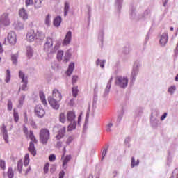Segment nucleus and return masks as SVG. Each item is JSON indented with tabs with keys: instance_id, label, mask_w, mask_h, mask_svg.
I'll use <instances>...</instances> for the list:
<instances>
[{
	"instance_id": "40",
	"label": "nucleus",
	"mask_w": 178,
	"mask_h": 178,
	"mask_svg": "<svg viewBox=\"0 0 178 178\" xmlns=\"http://www.w3.org/2000/svg\"><path fill=\"white\" fill-rule=\"evenodd\" d=\"M17 54H13L11 56V60L13 62V65H17Z\"/></svg>"
},
{
	"instance_id": "20",
	"label": "nucleus",
	"mask_w": 178,
	"mask_h": 178,
	"mask_svg": "<svg viewBox=\"0 0 178 178\" xmlns=\"http://www.w3.org/2000/svg\"><path fill=\"white\" fill-rule=\"evenodd\" d=\"M150 123L152 127H156L158 126V123H159V120L156 117H154V115H152V113L150 118Z\"/></svg>"
},
{
	"instance_id": "36",
	"label": "nucleus",
	"mask_w": 178,
	"mask_h": 178,
	"mask_svg": "<svg viewBox=\"0 0 178 178\" xmlns=\"http://www.w3.org/2000/svg\"><path fill=\"white\" fill-rule=\"evenodd\" d=\"M13 118L15 122L17 123L19 122V113L16 111V109L13 110Z\"/></svg>"
},
{
	"instance_id": "14",
	"label": "nucleus",
	"mask_w": 178,
	"mask_h": 178,
	"mask_svg": "<svg viewBox=\"0 0 178 178\" xmlns=\"http://www.w3.org/2000/svg\"><path fill=\"white\" fill-rule=\"evenodd\" d=\"M72 41V31H68L65 35V38L63 40V45H69Z\"/></svg>"
},
{
	"instance_id": "51",
	"label": "nucleus",
	"mask_w": 178,
	"mask_h": 178,
	"mask_svg": "<svg viewBox=\"0 0 178 178\" xmlns=\"http://www.w3.org/2000/svg\"><path fill=\"white\" fill-rule=\"evenodd\" d=\"M79 79V76H73L72 79V84L74 86L77 83V80Z\"/></svg>"
},
{
	"instance_id": "42",
	"label": "nucleus",
	"mask_w": 178,
	"mask_h": 178,
	"mask_svg": "<svg viewBox=\"0 0 178 178\" xmlns=\"http://www.w3.org/2000/svg\"><path fill=\"white\" fill-rule=\"evenodd\" d=\"M130 17L132 19H137V16L136 15V9L133 8L130 12Z\"/></svg>"
},
{
	"instance_id": "50",
	"label": "nucleus",
	"mask_w": 178,
	"mask_h": 178,
	"mask_svg": "<svg viewBox=\"0 0 178 178\" xmlns=\"http://www.w3.org/2000/svg\"><path fill=\"white\" fill-rule=\"evenodd\" d=\"M175 91H176V86H172L168 88V92H170V94H174Z\"/></svg>"
},
{
	"instance_id": "57",
	"label": "nucleus",
	"mask_w": 178,
	"mask_h": 178,
	"mask_svg": "<svg viewBox=\"0 0 178 178\" xmlns=\"http://www.w3.org/2000/svg\"><path fill=\"white\" fill-rule=\"evenodd\" d=\"M106 63V60H100V67L102 69H104V67H105V63Z\"/></svg>"
},
{
	"instance_id": "58",
	"label": "nucleus",
	"mask_w": 178,
	"mask_h": 178,
	"mask_svg": "<svg viewBox=\"0 0 178 178\" xmlns=\"http://www.w3.org/2000/svg\"><path fill=\"white\" fill-rule=\"evenodd\" d=\"M70 57V53L69 51H67L65 53V60H66V62H67V60H69Z\"/></svg>"
},
{
	"instance_id": "12",
	"label": "nucleus",
	"mask_w": 178,
	"mask_h": 178,
	"mask_svg": "<svg viewBox=\"0 0 178 178\" xmlns=\"http://www.w3.org/2000/svg\"><path fill=\"white\" fill-rule=\"evenodd\" d=\"M112 80H113V77L111 76L107 83L106 87L103 94L104 98L109 95V92L111 91V87H112Z\"/></svg>"
},
{
	"instance_id": "38",
	"label": "nucleus",
	"mask_w": 178,
	"mask_h": 178,
	"mask_svg": "<svg viewBox=\"0 0 178 178\" xmlns=\"http://www.w3.org/2000/svg\"><path fill=\"white\" fill-rule=\"evenodd\" d=\"M124 115V110L123 108H122L121 113L118 115V118H117V122H118V123H120V121L123 118Z\"/></svg>"
},
{
	"instance_id": "63",
	"label": "nucleus",
	"mask_w": 178,
	"mask_h": 178,
	"mask_svg": "<svg viewBox=\"0 0 178 178\" xmlns=\"http://www.w3.org/2000/svg\"><path fill=\"white\" fill-rule=\"evenodd\" d=\"M65 177V171L62 170L60 173H59V178H63Z\"/></svg>"
},
{
	"instance_id": "43",
	"label": "nucleus",
	"mask_w": 178,
	"mask_h": 178,
	"mask_svg": "<svg viewBox=\"0 0 178 178\" xmlns=\"http://www.w3.org/2000/svg\"><path fill=\"white\" fill-rule=\"evenodd\" d=\"M112 127H113V123L110 122L108 124L106 125V131H107V133H111V131H112Z\"/></svg>"
},
{
	"instance_id": "26",
	"label": "nucleus",
	"mask_w": 178,
	"mask_h": 178,
	"mask_svg": "<svg viewBox=\"0 0 178 178\" xmlns=\"http://www.w3.org/2000/svg\"><path fill=\"white\" fill-rule=\"evenodd\" d=\"M73 70H74V63L72 62L67 70V76H71L72 73H73Z\"/></svg>"
},
{
	"instance_id": "15",
	"label": "nucleus",
	"mask_w": 178,
	"mask_h": 178,
	"mask_svg": "<svg viewBox=\"0 0 178 178\" xmlns=\"http://www.w3.org/2000/svg\"><path fill=\"white\" fill-rule=\"evenodd\" d=\"M51 98H55L56 101L62 100V94L59 92V90L54 89L53 90L52 97Z\"/></svg>"
},
{
	"instance_id": "35",
	"label": "nucleus",
	"mask_w": 178,
	"mask_h": 178,
	"mask_svg": "<svg viewBox=\"0 0 178 178\" xmlns=\"http://www.w3.org/2000/svg\"><path fill=\"white\" fill-rule=\"evenodd\" d=\"M17 170L19 173H22L23 170V161L22 160H19L17 163Z\"/></svg>"
},
{
	"instance_id": "27",
	"label": "nucleus",
	"mask_w": 178,
	"mask_h": 178,
	"mask_svg": "<svg viewBox=\"0 0 178 178\" xmlns=\"http://www.w3.org/2000/svg\"><path fill=\"white\" fill-rule=\"evenodd\" d=\"M70 159H72V156L70 155H67L64 159L63 161V168L64 169H66V168H67V163L70 161Z\"/></svg>"
},
{
	"instance_id": "33",
	"label": "nucleus",
	"mask_w": 178,
	"mask_h": 178,
	"mask_svg": "<svg viewBox=\"0 0 178 178\" xmlns=\"http://www.w3.org/2000/svg\"><path fill=\"white\" fill-rule=\"evenodd\" d=\"M7 175L8 178H13L15 177V172H13V170L12 169V167L8 168Z\"/></svg>"
},
{
	"instance_id": "34",
	"label": "nucleus",
	"mask_w": 178,
	"mask_h": 178,
	"mask_svg": "<svg viewBox=\"0 0 178 178\" xmlns=\"http://www.w3.org/2000/svg\"><path fill=\"white\" fill-rule=\"evenodd\" d=\"M140 161L137 160L136 162V159L134 157L131 158V167L134 168L135 166H138Z\"/></svg>"
},
{
	"instance_id": "24",
	"label": "nucleus",
	"mask_w": 178,
	"mask_h": 178,
	"mask_svg": "<svg viewBox=\"0 0 178 178\" xmlns=\"http://www.w3.org/2000/svg\"><path fill=\"white\" fill-rule=\"evenodd\" d=\"M26 55L29 59L33 58V56L34 55V50H33V48H31L30 46L26 47Z\"/></svg>"
},
{
	"instance_id": "41",
	"label": "nucleus",
	"mask_w": 178,
	"mask_h": 178,
	"mask_svg": "<svg viewBox=\"0 0 178 178\" xmlns=\"http://www.w3.org/2000/svg\"><path fill=\"white\" fill-rule=\"evenodd\" d=\"M104 31H101L99 33L98 40L101 41L102 44H104Z\"/></svg>"
},
{
	"instance_id": "47",
	"label": "nucleus",
	"mask_w": 178,
	"mask_h": 178,
	"mask_svg": "<svg viewBox=\"0 0 178 178\" xmlns=\"http://www.w3.org/2000/svg\"><path fill=\"white\" fill-rule=\"evenodd\" d=\"M12 108H13L12 100L8 99V104H7V109L8 111H12Z\"/></svg>"
},
{
	"instance_id": "11",
	"label": "nucleus",
	"mask_w": 178,
	"mask_h": 178,
	"mask_svg": "<svg viewBox=\"0 0 178 178\" xmlns=\"http://www.w3.org/2000/svg\"><path fill=\"white\" fill-rule=\"evenodd\" d=\"M26 40L29 42H33L35 41V32L34 29H31L26 34Z\"/></svg>"
},
{
	"instance_id": "21",
	"label": "nucleus",
	"mask_w": 178,
	"mask_h": 178,
	"mask_svg": "<svg viewBox=\"0 0 178 178\" xmlns=\"http://www.w3.org/2000/svg\"><path fill=\"white\" fill-rule=\"evenodd\" d=\"M45 38V35L42 32L38 31L35 34V40L38 42Z\"/></svg>"
},
{
	"instance_id": "49",
	"label": "nucleus",
	"mask_w": 178,
	"mask_h": 178,
	"mask_svg": "<svg viewBox=\"0 0 178 178\" xmlns=\"http://www.w3.org/2000/svg\"><path fill=\"white\" fill-rule=\"evenodd\" d=\"M0 168H1V169H3V170H5L6 169L5 161L0 160Z\"/></svg>"
},
{
	"instance_id": "2",
	"label": "nucleus",
	"mask_w": 178,
	"mask_h": 178,
	"mask_svg": "<svg viewBox=\"0 0 178 178\" xmlns=\"http://www.w3.org/2000/svg\"><path fill=\"white\" fill-rule=\"evenodd\" d=\"M76 119V114L73 111H68L67 113V120L68 122H70V124H69L67 127L68 131H72V130H76V126L77 125V123H76V121L74 120Z\"/></svg>"
},
{
	"instance_id": "16",
	"label": "nucleus",
	"mask_w": 178,
	"mask_h": 178,
	"mask_svg": "<svg viewBox=\"0 0 178 178\" xmlns=\"http://www.w3.org/2000/svg\"><path fill=\"white\" fill-rule=\"evenodd\" d=\"M28 150L31 154V155H33V156H35L37 155V150L35 149L34 143L30 142Z\"/></svg>"
},
{
	"instance_id": "8",
	"label": "nucleus",
	"mask_w": 178,
	"mask_h": 178,
	"mask_svg": "<svg viewBox=\"0 0 178 178\" xmlns=\"http://www.w3.org/2000/svg\"><path fill=\"white\" fill-rule=\"evenodd\" d=\"M10 24V19H9V15L7 13H4L0 18L1 26H9Z\"/></svg>"
},
{
	"instance_id": "37",
	"label": "nucleus",
	"mask_w": 178,
	"mask_h": 178,
	"mask_svg": "<svg viewBox=\"0 0 178 178\" xmlns=\"http://www.w3.org/2000/svg\"><path fill=\"white\" fill-rule=\"evenodd\" d=\"M10 77H11V75H10V70H6V79H5L6 83H9V81H10Z\"/></svg>"
},
{
	"instance_id": "5",
	"label": "nucleus",
	"mask_w": 178,
	"mask_h": 178,
	"mask_svg": "<svg viewBox=\"0 0 178 178\" xmlns=\"http://www.w3.org/2000/svg\"><path fill=\"white\" fill-rule=\"evenodd\" d=\"M115 84L120 88H126L129 84V79L124 76H117L115 79Z\"/></svg>"
},
{
	"instance_id": "23",
	"label": "nucleus",
	"mask_w": 178,
	"mask_h": 178,
	"mask_svg": "<svg viewBox=\"0 0 178 178\" xmlns=\"http://www.w3.org/2000/svg\"><path fill=\"white\" fill-rule=\"evenodd\" d=\"M115 8L117 9L118 12L120 13L122 6H123V0H115Z\"/></svg>"
},
{
	"instance_id": "60",
	"label": "nucleus",
	"mask_w": 178,
	"mask_h": 178,
	"mask_svg": "<svg viewBox=\"0 0 178 178\" xmlns=\"http://www.w3.org/2000/svg\"><path fill=\"white\" fill-rule=\"evenodd\" d=\"M72 141H73V137L70 136L67 139L66 143L69 145V144H70L72 143Z\"/></svg>"
},
{
	"instance_id": "53",
	"label": "nucleus",
	"mask_w": 178,
	"mask_h": 178,
	"mask_svg": "<svg viewBox=\"0 0 178 178\" xmlns=\"http://www.w3.org/2000/svg\"><path fill=\"white\" fill-rule=\"evenodd\" d=\"M136 113L137 116H141V115H143V108H138L136 111Z\"/></svg>"
},
{
	"instance_id": "62",
	"label": "nucleus",
	"mask_w": 178,
	"mask_h": 178,
	"mask_svg": "<svg viewBox=\"0 0 178 178\" xmlns=\"http://www.w3.org/2000/svg\"><path fill=\"white\" fill-rule=\"evenodd\" d=\"M56 147H57L58 148H60V147H62V141L58 140V141H57V144H56Z\"/></svg>"
},
{
	"instance_id": "45",
	"label": "nucleus",
	"mask_w": 178,
	"mask_h": 178,
	"mask_svg": "<svg viewBox=\"0 0 178 178\" xmlns=\"http://www.w3.org/2000/svg\"><path fill=\"white\" fill-rule=\"evenodd\" d=\"M63 56V51L59 50L57 53V59H58V60H62Z\"/></svg>"
},
{
	"instance_id": "29",
	"label": "nucleus",
	"mask_w": 178,
	"mask_h": 178,
	"mask_svg": "<svg viewBox=\"0 0 178 178\" xmlns=\"http://www.w3.org/2000/svg\"><path fill=\"white\" fill-rule=\"evenodd\" d=\"M39 97L41 99L42 104H43L44 105V106H46L47 99H45V95L44 94V92H40Z\"/></svg>"
},
{
	"instance_id": "25",
	"label": "nucleus",
	"mask_w": 178,
	"mask_h": 178,
	"mask_svg": "<svg viewBox=\"0 0 178 178\" xmlns=\"http://www.w3.org/2000/svg\"><path fill=\"white\" fill-rule=\"evenodd\" d=\"M149 15H151V10L147 9L141 15H139L138 17V19H147V17L149 16Z\"/></svg>"
},
{
	"instance_id": "4",
	"label": "nucleus",
	"mask_w": 178,
	"mask_h": 178,
	"mask_svg": "<svg viewBox=\"0 0 178 178\" xmlns=\"http://www.w3.org/2000/svg\"><path fill=\"white\" fill-rule=\"evenodd\" d=\"M140 65V62H138V61H136L134 63V67H133L131 74V84H134V82L136 81V79L138 74Z\"/></svg>"
},
{
	"instance_id": "1",
	"label": "nucleus",
	"mask_w": 178,
	"mask_h": 178,
	"mask_svg": "<svg viewBox=\"0 0 178 178\" xmlns=\"http://www.w3.org/2000/svg\"><path fill=\"white\" fill-rule=\"evenodd\" d=\"M52 47H54V40H52V38L47 37L44 45V52H47V54H55V52L59 49L60 43H56L54 48Z\"/></svg>"
},
{
	"instance_id": "3",
	"label": "nucleus",
	"mask_w": 178,
	"mask_h": 178,
	"mask_svg": "<svg viewBox=\"0 0 178 178\" xmlns=\"http://www.w3.org/2000/svg\"><path fill=\"white\" fill-rule=\"evenodd\" d=\"M39 137L40 143L44 145H47V144H48L49 140L51 138V134L49 133V130L45 128L42 129L40 131Z\"/></svg>"
},
{
	"instance_id": "31",
	"label": "nucleus",
	"mask_w": 178,
	"mask_h": 178,
	"mask_svg": "<svg viewBox=\"0 0 178 178\" xmlns=\"http://www.w3.org/2000/svg\"><path fill=\"white\" fill-rule=\"evenodd\" d=\"M72 96L76 98L79 94V86H74L72 88Z\"/></svg>"
},
{
	"instance_id": "13",
	"label": "nucleus",
	"mask_w": 178,
	"mask_h": 178,
	"mask_svg": "<svg viewBox=\"0 0 178 178\" xmlns=\"http://www.w3.org/2000/svg\"><path fill=\"white\" fill-rule=\"evenodd\" d=\"M1 131L3 133V138L6 143H9V136L8 135V129H6V125L3 124Z\"/></svg>"
},
{
	"instance_id": "17",
	"label": "nucleus",
	"mask_w": 178,
	"mask_h": 178,
	"mask_svg": "<svg viewBox=\"0 0 178 178\" xmlns=\"http://www.w3.org/2000/svg\"><path fill=\"white\" fill-rule=\"evenodd\" d=\"M65 133H66V128L63 127L58 131V134L56 136V140L59 141L61 138L65 137Z\"/></svg>"
},
{
	"instance_id": "46",
	"label": "nucleus",
	"mask_w": 178,
	"mask_h": 178,
	"mask_svg": "<svg viewBox=\"0 0 178 178\" xmlns=\"http://www.w3.org/2000/svg\"><path fill=\"white\" fill-rule=\"evenodd\" d=\"M26 99V95H22L19 100V106L22 107L23 106V102H24V99Z\"/></svg>"
},
{
	"instance_id": "7",
	"label": "nucleus",
	"mask_w": 178,
	"mask_h": 178,
	"mask_svg": "<svg viewBox=\"0 0 178 178\" xmlns=\"http://www.w3.org/2000/svg\"><path fill=\"white\" fill-rule=\"evenodd\" d=\"M35 115L38 118H44L45 115V110L41 104H38L35 107Z\"/></svg>"
},
{
	"instance_id": "64",
	"label": "nucleus",
	"mask_w": 178,
	"mask_h": 178,
	"mask_svg": "<svg viewBox=\"0 0 178 178\" xmlns=\"http://www.w3.org/2000/svg\"><path fill=\"white\" fill-rule=\"evenodd\" d=\"M124 143H125V144H129V143H130V138H129V137L126 138Z\"/></svg>"
},
{
	"instance_id": "54",
	"label": "nucleus",
	"mask_w": 178,
	"mask_h": 178,
	"mask_svg": "<svg viewBox=\"0 0 178 178\" xmlns=\"http://www.w3.org/2000/svg\"><path fill=\"white\" fill-rule=\"evenodd\" d=\"M23 28H24L23 23H22V22H17V30H22Z\"/></svg>"
},
{
	"instance_id": "48",
	"label": "nucleus",
	"mask_w": 178,
	"mask_h": 178,
	"mask_svg": "<svg viewBox=\"0 0 178 178\" xmlns=\"http://www.w3.org/2000/svg\"><path fill=\"white\" fill-rule=\"evenodd\" d=\"M123 52L125 54V55L130 54V47L129 46L124 47L123 49Z\"/></svg>"
},
{
	"instance_id": "39",
	"label": "nucleus",
	"mask_w": 178,
	"mask_h": 178,
	"mask_svg": "<svg viewBox=\"0 0 178 178\" xmlns=\"http://www.w3.org/2000/svg\"><path fill=\"white\" fill-rule=\"evenodd\" d=\"M29 162H30V158L29 157V153H27L25 154V157H24V166H29Z\"/></svg>"
},
{
	"instance_id": "19",
	"label": "nucleus",
	"mask_w": 178,
	"mask_h": 178,
	"mask_svg": "<svg viewBox=\"0 0 178 178\" xmlns=\"http://www.w3.org/2000/svg\"><path fill=\"white\" fill-rule=\"evenodd\" d=\"M19 15L23 20H27L29 19V15H27V12L26 11V9L22 8L19 11Z\"/></svg>"
},
{
	"instance_id": "44",
	"label": "nucleus",
	"mask_w": 178,
	"mask_h": 178,
	"mask_svg": "<svg viewBox=\"0 0 178 178\" xmlns=\"http://www.w3.org/2000/svg\"><path fill=\"white\" fill-rule=\"evenodd\" d=\"M59 119H60V122L61 123H65V122H66V116H65V113H61L60 114V118H59Z\"/></svg>"
},
{
	"instance_id": "32",
	"label": "nucleus",
	"mask_w": 178,
	"mask_h": 178,
	"mask_svg": "<svg viewBox=\"0 0 178 178\" xmlns=\"http://www.w3.org/2000/svg\"><path fill=\"white\" fill-rule=\"evenodd\" d=\"M44 24L47 26L49 27L51 26V15L48 14L44 19Z\"/></svg>"
},
{
	"instance_id": "56",
	"label": "nucleus",
	"mask_w": 178,
	"mask_h": 178,
	"mask_svg": "<svg viewBox=\"0 0 178 178\" xmlns=\"http://www.w3.org/2000/svg\"><path fill=\"white\" fill-rule=\"evenodd\" d=\"M49 159L50 162H54V161H55V159H56V156H55V154H51L49 156Z\"/></svg>"
},
{
	"instance_id": "10",
	"label": "nucleus",
	"mask_w": 178,
	"mask_h": 178,
	"mask_svg": "<svg viewBox=\"0 0 178 178\" xmlns=\"http://www.w3.org/2000/svg\"><path fill=\"white\" fill-rule=\"evenodd\" d=\"M8 41L11 45H15L17 39L16 38V33L14 31H10L8 35Z\"/></svg>"
},
{
	"instance_id": "18",
	"label": "nucleus",
	"mask_w": 178,
	"mask_h": 178,
	"mask_svg": "<svg viewBox=\"0 0 178 178\" xmlns=\"http://www.w3.org/2000/svg\"><path fill=\"white\" fill-rule=\"evenodd\" d=\"M168 44V33H163L160 38V45L165 47Z\"/></svg>"
},
{
	"instance_id": "9",
	"label": "nucleus",
	"mask_w": 178,
	"mask_h": 178,
	"mask_svg": "<svg viewBox=\"0 0 178 178\" xmlns=\"http://www.w3.org/2000/svg\"><path fill=\"white\" fill-rule=\"evenodd\" d=\"M48 102L50 104V106H51V108H53V109H55V111H58V109H59V102L60 101L59 100H56L55 99V98H51V97H49L48 98Z\"/></svg>"
},
{
	"instance_id": "52",
	"label": "nucleus",
	"mask_w": 178,
	"mask_h": 178,
	"mask_svg": "<svg viewBox=\"0 0 178 178\" xmlns=\"http://www.w3.org/2000/svg\"><path fill=\"white\" fill-rule=\"evenodd\" d=\"M108 152V148H106L103 150L102 152V161H104L105 156H106V153Z\"/></svg>"
},
{
	"instance_id": "59",
	"label": "nucleus",
	"mask_w": 178,
	"mask_h": 178,
	"mask_svg": "<svg viewBox=\"0 0 178 178\" xmlns=\"http://www.w3.org/2000/svg\"><path fill=\"white\" fill-rule=\"evenodd\" d=\"M25 3H26V6H29L30 5H33V0H26Z\"/></svg>"
},
{
	"instance_id": "55",
	"label": "nucleus",
	"mask_w": 178,
	"mask_h": 178,
	"mask_svg": "<svg viewBox=\"0 0 178 178\" xmlns=\"http://www.w3.org/2000/svg\"><path fill=\"white\" fill-rule=\"evenodd\" d=\"M49 168V163H47L44 167V173H48Z\"/></svg>"
},
{
	"instance_id": "30",
	"label": "nucleus",
	"mask_w": 178,
	"mask_h": 178,
	"mask_svg": "<svg viewBox=\"0 0 178 178\" xmlns=\"http://www.w3.org/2000/svg\"><path fill=\"white\" fill-rule=\"evenodd\" d=\"M29 138L30 140H31V143H35V144H37V143H38V141L35 138V136H34V133L33 132V131H30L29 132Z\"/></svg>"
},
{
	"instance_id": "61",
	"label": "nucleus",
	"mask_w": 178,
	"mask_h": 178,
	"mask_svg": "<svg viewBox=\"0 0 178 178\" xmlns=\"http://www.w3.org/2000/svg\"><path fill=\"white\" fill-rule=\"evenodd\" d=\"M168 113H164L161 117V120L163 121L164 119H166Z\"/></svg>"
},
{
	"instance_id": "6",
	"label": "nucleus",
	"mask_w": 178,
	"mask_h": 178,
	"mask_svg": "<svg viewBox=\"0 0 178 178\" xmlns=\"http://www.w3.org/2000/svg\"><path fill=\"white\" fill-rule=\"evenodd\" d=\"M19 79H22V81L21 83H22V91H26L27 90L26 88H27V76H26V75L24 74V72L19 71Z\"/></svg>"
},
{
	"instance_id": "28",
	"label": "nucleus",
	"mask_w": 178,
	"mask_h": 178,
	"mask_svg": "<svg viewBox=\"0 0 178 178\" xmlns=\"http://www.w3.org/2000/svg\"><path fill=\"white\" fill-rule=\"evenodd\" d=\"M69 9H70V4H69V2L65 1V6H64V16H67V13H69Z\"/></svg>"
},
{
	"instance_id": "22",
	"label": "nucleus",
	"mask_w": 178,
	"mask_h": 178,
	"mask_svg": "<svg viewBox=\"0 0 178 178\" xmlns=\"http://www.w3.org/2000/svg\"><path fill=\"white\" fill-rule=\"evenodd\" d=\"M60 23H62V17L57 16L56 18H54L53 24L55 27H59V26H60Z\"/></svg>"
}]
</instances>
